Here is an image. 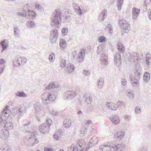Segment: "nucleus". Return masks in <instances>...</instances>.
I'll return each mask as SVG.
<instances>
[{
  "label": "nucleus",
  "instance_id": "nucleus-39",
  "mask_svg": "<svg viewBox=\"0 0 151 151\" xmlns=\"http://www.w3.org/2000/svg\"><path fill=\"white\" fill-rule=\"evenodd\" d=\"M87 128L82 127L81 128L80 130L81 133L83 135V136L87 132Z\"/></svg>",
  "mask_w": 151,
  "mask_h": 151
},
{
  "label": "nucleus",
  "instance_id": "nucleus-31",
  "mask_svg": "<svg viewBox=\"0 0 151 151\" xmlns=\"http://www.w3.org/2000/svg\"><path fill=\"white\" fill-rule=\"evenodd\" d=\"M117 6L118 7V9L119 11H120L121 9L122 4L123 3L124 0H117Z\"/></svg>",
  "mask_w": 151,
  "mask_h": 151
},
{
  "label": "nucleus",
  "instance_id": "nucleus-4",
  "mask_svg": "<svg viewBox=\"0 0 151 151\" xmlns=\"http://www.w3.org/2000/svg\"><path fill=\"white\" fill-rule=\"evenodd\" d=\"M119 24L124 32H128L129 29H130V26L127 21L124 19H120L119 21Z\"/></svg>",
  "mask_w": 151,
  "mask_h": 151
},
{
  "label": "nucleus",
  "instance_id": "nucleus-60",
  "mask_svg": "<svg viewBox=\"0 0 151 151\" xmlns=\"http://www.w3.org/2000/svg\"><path fill=\"white\" fill-rule=\"evenodd\" d=\"M5 67V66H3V67L1 68H0V70H1V72H0V74H1L3 72H4V68Z\"/></svg>",
  "mask_w": 151,
  "mask_h": 151
},
{
  "label": "nucleus",
  "instance_id": "nucleus-27",
  "mask_svg": "<svg viewBox=\"0 0 151 151\" xmlns=\"http://www.w3.org/2000/svg\"><path fill=\"white\" fill-rule=\"evenodd\" d=\"M144 81L146 82H148L150 80V75L149 73L146 72H145L143 75Z\"/></svg>",
  "mask_w": 151,
  "mask_h": 151
},
{
  "label": "nucleus",
  "instance_id": "nucleus-23",
  "mask_svg": "<svg viewBox=\"0 0 151 151\" xmlns=\"http://www.w3.org/2000/svg\"><path fill=\"white\" fill-rule=\"evenodd\" d=\"M71 124V120L70 119H66L63 122V126L66 128H68Z\"/></svg>",
  "mask_w": 151,
  "mask_h": 151
},
{
  "label": "nucleus",
  "instance_id": "nucleus-34",
  "mask_svg": "<svg viewBox=\"0 0 151 151\" xmlns=\"http://www.w3.org/2000/svg\"><path fill=\"white\" fill-rule=\"evenodd\" d=\"M137 53L135 52L132 53L131 55L128 57V59L129 61H131V59H134L137 56Z\"/></svg>",
  "mask_w": 151,
  "mask_h": 151
},
{
  "label": "nucleus",
  "instance_id": "nucleus-3",
  "mask_svg": "<svg viewBox=\"0 0 151 151\" xmlns=\"http://www.w3.org/2000/svg\"><path fill=\"white\" fill-rule=\"evenodd\" d=\"M46 123L39 127V129L40 132L43 134L48 132L49 128L51 125L52 121L50 119H46Z\"/></svg>",
  "mask_w": 151,
  "mask_h": 151
},
{
  "label": "nucleus",
  "instance_id": "nucleus-61",
  "mask_svg": "<svg viewBox=\"0 0 151 151\" xmlns=\"http://www.w3.org/2000/svg\"><path fill=\"white\" fill-rule=\"evenodd\" d=\"M5 42L4 41H3V42H1L0 44V45H1L3 49L4 50V47H5V43H4Z\"/></svg>",
  "mask_w": 151,
  "mask_h": 151
},
{
  "label": "nucleus",
  "instance_id": "nucleus-22",
  "mask_svg": "<svg viewBox=\"0 0 151 151\" xmlns=\"http://www.w3.org/2000/svg\"><path fill=\"white\" fill-rule=\"evenodd\" d=\"M117 48L119 52L123 53L124 52L125 48L122 43L118 41L117 43Z\"/></svg>",
  "mask_w": 151,
  "mask_h": 151
},
{
  "label": "nucleus",
  "instance_id": "nucleus-63",
  "mask_svg": "<svg viewBox=\"0 0 151 151\" xmlns=\"http://www.w3.org/2000/svg\"><path fill=\"white\" fill-rule=\"evenodd\" d=\"M22 58V62L23 63V64L25 63L27 61V59L26 58L23 57Z\"/></svg>",
  "mask_w": 151,
  "mask_h": 151
},
{
  "label": "nucleus",
  "instance_id": "nucleus-64",
  "mask_svg": "<svg viewBox=\"0 0 151 151\" xmlns=\"http://www.w3.org/2000/svg\"><path fill=\"white\" fill-rule=\"evenodd\" d=\"M71 150H72L73 151H75V146L73 144H72L70 147Z\"/></svg>",
  "mask_w": 151,
  "mask_h": 151
},
{
  "label": "nucleus",
  "instance_id": "nucleus-58",
  "mask_svg": "<svg viewBox=\"0 0 151 151\" xmlns=\"http://www.w3.org/2000/svg\"><path fill=\"white\" fill-rule=\"evenodd\" d=\"M147 148L143 147L139 150V151H147Z\"/></svg>",
  "mask_w": 151,
  "mask_h": 151
},
{
  "label": "nucleus",
  "instance_id": "nucleus-48",
  "mask_svg": "<svg viewBox=\"0 0 151 151\" xmlns=\"http://www.w3.org/2000/svg\"><path fill=\"white\" fill-rule=\"evenodd\" d=\"M24 111V109L22 107L19 108L18 114L22 116L23 114Z\"/></svg>",
  "mask_w": 151,
  "mask_h": 151
},
{
  "label": "nucleus",
  "instance_id": "nucleus-19",
  "mask_svg": "<svg viewBox=\"0 0 151 151\" xmlns=\"http://www.w3.org/2000/svg\"><path fill=\"white\" fill-rule=\"evenodd\" d=\"M99 148L101 151H111V147L108 145H102L99 146Z\"/></svg>",
  "mask_w": 151,
  "mask_h": 151
},
{
  "label": "nucleus",
  "instance_id": "nucleus-18",
  "mask_svg": "<svg viewBox=\"0 0 151 151\" xmlns=\"http://www.w3.org/2000/svg\"><path fill=\"white\" fill-rule=\"evenodd\" d=\"M124 133L123 131H119L114 134V137L116 139H121L124 137Z\"/></svg>",
  "mask_w": 151,
  "mask_h": 151
},
{
  "label": "nucleus",
  "instance_id": "nucleus-43",
  "mask_svg": "<svg viewBox=\"0 0 151 151\" xmlns=\"http://www.w3.org/2000/svg\"><path fill=\"white\" fill-rule=\"evenodd\" d=\"M133 91H132L128 92L127 93V96L130 99H132L133 98Z\"/></svg>",
  "mask_w": 151,
  "mask_h": 151
},
{
  "label": "nucleus",
  "instance_id": "nucleus-47",
  "mask_svg": "<svg viewBox=\"0 0 151 151\" xmlns=\"http://www.w3.org/2000/svg\"><path fill=\"white\" fill-rule=\"evenodd\" d=\"M92 100V97H87L85 99V101L86 103L88 104H91V102Z\"/></svg>",
  "mask_w": 151,
  "mask_h": 151
},
{
  "label": "nucleus",
  "instance_id": "nucleus-33",
  "mask_svg": "<svg viewBox=\"0 0 151 151\" xmlns=\"http://www.w3.org/2000/svg\"><path fill=\"white\" fill-rule=\"evenodd\" d=\"M35 25V22L31 20H29L28 21L27 24V27L29 28H32Z\"/></svg>",
  "mask_w": 151,
  "mask_h": 151
},
{
  "label": "nucleus",
  "instance_id": "nucleus-44",
  "mask_svg": "<svg viewBox=\"0 0 151 151\" xmlns=\"http://www.w3.org/2000/svg\"><path fill=\"white\" fill-rule=\"evenodd\" d=\"M14 34L15 36H17L19 35V31L18 28L16 27L14 28Z\"/></svg>",
  "mask_w": 151,
  "mask_h": 151
},
{
  "label": "nucleus",
  "instance_id": "nucleus-46",
  "mask_svg": "<svg viewBox=\"0 0 151 151\" xmlns=\"http://www.w3.org/2000/svg\"><path fill=\"white\" fill-rule=\"evenodd\" d=\"M3 151H11L10 147L9 146L7 145L4 146L3 148Z\"/></svg>",
  "mask_w": 151,
  "mask_h": 151
},
{
  "label": "nucleus",
  "instance_id": "nucleus-38",
  "mask_svg": "<svg viewBox=\"0 0 151 151\" xmlns=\"http://www.w3.org/2000/svg\"><path fill=\"white\" fill-rule=\"evenodd\" d=\"M19 108L15 107L12 111V113L14 116H15L17 113H18Z\"/></svg>",
  "mask_w": 151,
  "mask_h": 151
},
{
  "label": "nucleus",
  "instance_id": "nucleus-32",
  "mask_svg": "<svg viewBox=\"0 0 151 151\" xmlns=\"http://www.w3.org/2000/svg\"><path fill=\"white\" fill-rule=\"evenodd\" d=\"M97 138H94L93 139V138H92L89 141V142L92 144L91 146H93L95 145L96 144L98 143L97 142Z\"/></svg>",
  "mask_w": 151,
  "mask_h": 151
},
{
  "label": "nucleus",
  "instance_id": "nucleus-41",
  "mask_svg": "<svg viewBox=\"0 0 151 151\" xmlns=\"http://www.w3.org/2000/svg\"><path fill=\"white\" fill-rule=\"evenodd\" d=\"M16 62H17V63L19 65L18 66L21 65V63H22V58H18L17 60V61H14L13 63L14 65L15 66H16V65L15 64Z\"/></svg>",
  "mask_w": 151,
  "mask_h": 151
},
{
  "label": "nucleus",
  "instance_id": "nucleus-52",
  "mask_svg": "<svg viewBox=\"0 0 151 151\" xmlns=\"http://www.w3.org/2000/svg\"><path fill=\"white\" fill-rule=\"evenodd\" d=\"M106 27L108 28V29H109L108 30L110 32L112 31V26L111 24H108L107 25Z\"/></svg>",
  "mask_w": 151,
  "mask_h": 151
},
{
  "label": "nucleus",
  "instance_id": "nucleus-56",
  "mask_svg": "<svg viewBox=\"0 0 151 151\" xmlns=\"http://www.w3.org/2000/svg\"><path fill=\"white\" fill-rule=\"evenodd\" d=\"M44 151H53V149L52 148L48 147H45Z\"/></svg>",
  "mask_w": 151,
  "mask_h": 151
},
{
  "label": "nucleus",
  "instance_id": "nucleus-29",
  "mask_svg": "<svg viewBox=\"0 0 151 151\" xmlns=\"http://www.w3.org/2000/svg\"><path fill=\"white\" fill-rule=\"evenodd\" d=\"M33 106L35 110L38 112L41 110V106L40 105L39 103L37 102L34 104Z\"/></svg>",
  "mask_w": 151,
  "mask_h": 151
},
{
  "label": "nucleus",
  "instance_id": "nucleus-45",
  "mask_svg": "<svg viewBox=\"0 0 151 151\" xmlns=\"http://www.w3.org/2000/svg\"><path fill=\"white\" fill-rule=\"evenodd\" d=\"M66 62L65 60L62 59L61 61L60 66L62 68H64L66 66Z\"/></svg>",
  "mask_w": 151,
  "mask_h": 151
},
{
  "label": "nucleus",
  "instance_id": "nucleus-59",
  "mask_svg": "<svg viewBox=\"0 0 151 151\" xmlns=\"http://www.w3.org/2000/svg\"><path fill=\"white\" fill-rule=\"evenodd\" d=\"M29 124V122L27 124H24L23 125L24 129H26L28 127Z\"/></svg>",
  "mask_w": 151,
  "mask_h": 151
},
{
  "label": "nucleus",
  "instance_id": "nucleus-36",
  "mask_svg": "<svg viewBox=\"0 0 151 151\" xmlns=\"http://www.w3.org/2000/svg\"><path fill=\"white\" fill-rule=\"evenodd\" d=\"M15 94L17 96L20 97H24L26 96V94L23 91L20 92L18 91Z\"/></svg>",
  "mask_w": 151,
  "mask_h": 151
},
{
  "label": "nucleus",
  "instance_id": "nucleus-10",
  "mask_svg": "<svg viewBox=\"0 0 151 151\" xmlns=\"http://www.w3.org/2000/svg\"><path fill=\"white\" fill-rule=\"evenodd\" d=\"M7 119L4 121L0 119V123L2 126L4 127L6 129H11L13 128V125L11 122H6Z\"/></svg>",
  "mask_w": 151,
  "mask_h": 151
},
{
  "label": "nucleus",
  "instance_id": "nucleus-2",
  "mask_svg": "<svg viewBox=\"0 0 151 151\" xmlns=\"http://www.w3.org/2000/svg\"><path fill=\"white\" fill-rule=\"evenodd\" d=\"M42 102L46 104L49 101H52L55 99V95L50 93L47 94V93H44L41 96Z\"/></svg>",
  "mask_w": 151,
  "mask_h": 151
},
{
  "label": "nucleus",
  "instance_id": "nucleus-28",
  "mask_svg": "<svg viewBox=\"0 0 151 151\" xmlns=\"http://www.w3.org/2000/svg\"><path fill=\"white\" fill-rule=\"evenodd\" d=\"M55 82H51L48 86H47L46 88L47 89L51 90L54 88H56L58 87L55 85Z\"/></svg>",
  "mask_w": 151,
  "mask_h": 151
},
{
  "label": "nucleus",
  "instance_id": "nucleus-8",
  "mask_svg": "<svg viewBox=\"0 0 151 151\" xmlns=\"http://www.w3.org/2000/svg\"><path fill=\"white\" fill-rule=\"evenodd\" d=\"M37 133L36 131H33L31 133L30 136L29 137V141L31 142L32 146H34L35 144H37L39 142V140L37 138H35V135H37Z\"/></svg>",
  "mask_w": 151,
  "mask_h": 151
},
{
  "label": "nucleus",
  "instance_id": "nucleus-16",
  "mask_svg": "<svg viewBox=\"0 0 151 151\" xmlns=\"http://www.w3.org/2000/svg\"><path fill=\"white\" fill-rule=\"evenodd\" d=\"M140 12V10L139 9L135 7H133L132 8V14L133 19L135 20L137 19L139 15Z\"/></svg>",
  "mask_w": 151,
  "mask_h": 151
},
{
  "label": "nucleus",
  "instance_id": "nucleus-14",
  "mask_svg": "<svg viewBox=\"0 0 151 151\" xmlns=\"http://www.w3.org/2000/svg\"><path fill=\"white\" fill-rule=\"evenodd\" d=\"M66 98L67 99H73L76 95V93L75 91H68L65 93Z\"/></svg>",
  "mask_w": 151,
  "mask_h": 151
},
{
  "label": "nucleus",
  "instance_id": "nucleus-26",
  "mask_svg": "<svg viewBox=\"0 0 151 151\" xmlns=\"http://www.w3.org/2000/svg\"><path fill=\"white\" fill-rule=\"evenodd\" d=\"M123 148L122 145L121 144L114 145L113 146V148L114 149V151H121Z\"/></svg>",
  "mask_w": 151,
  "mask_h": 151
},
{
  "label": "nucleus",
  "instance_id": "nucleus-13",
  "mask_svg": "<svg viewBox=\"0 0 151 151\" xmlns=\"http://www.w3.org/2000/svg\"><path fill=\"white\" fill-rule=\"evenodd\" d=\"M107 13L106 9H103L100 13L98 16L99 19L101 22L103 21L106 18L107 16Z\"/></svg>",
  "mask_w": 151,
  "mask_h": 151
},
{
  "label": "nucleus",
  "instance_id": "nucleus-57",
  "mask_svg": "<svg viewBox=\"0 0 151 151\" xmlns=\"http://www.w3.org/2000/svg\"><path fill=\"white\" fill-rule=\"evenodd\" d=\"M5 63V60L4 59L2 58L0 59V64L1 65H3V64Z\"/></svg>",
  "mask_w": 151,
  "mask_h": 151
},
{
  "label": "nucleus",
  "instance_id": "nucleus-51",
  "mask_svg": "<svg viewBox=\"0 0 151 151\" xmlns=\"http://www.w3.org/2000/svg\"><path fill=\"white\" fill-rule=\"evenodd\" d=\"M151 57H146V63L147 65H150L151 63L149 61Z\"/></svg>",
  "mask_w": 151,
  "mask_h": 151
},
{
  "label": "nucleus",
  "instance_id": "nucleus-62",
  "mask_svg": "<svg viewBox=\"0 0 151 151\" xmlns=\"http://www.w3.org/2000/svg\"><path fill=\"white\" fill-rule=\"evenodd\" d=\"M144 2L145 4H148L149 3H150L151 4V0H147V1L145 0Z\"/></svg>",
  "mask_w": 151,
  "mask_h": 151
},
{
  "label": "nucleus",
  "instance_id": "nucleus-30",
  "mask_svg": "<svg viewBox=\"0 0 151 151\" xmlns=\"http://www.w3.org/2000/svg\"><path fill=\"white\" fill-rule=\"evenodd\" d=\"M66 42L64 39H61L60 41V46L61 48L64 49L66 46Z\"/></svg>",
  "mask_w": 151,
  "mask_h": 151
},
{
  "label": "nucleus",
  "instance_id": "nucleus-11",
  "mask_svg": "<svg viewBox=\"0 0 151 151\" xmlns=\"http://www.w3.org/2000/svg\"><path fill=\"white\" fill-rule=\"evenodd\" d=\"M137 78L134 76H132L130 78L131 81L132 85L134 86H136L139 84L138 81L139 80V77L140 73L138 72L137 73Z\"/></svg>",
  "mask_w": 151,
  "mask_h": 151
},
{
  "label": "nucleus",
  "instance_id": "nucleus-17",
  "mask_svg": "<svg viewBox=\"0 0 151 151\" xmlns=\"http://www.w3.org/2000/svg\"><path fill=\"white\" fill-rule=\"evenodd\" d=\"M110 118L111 121L115 125L118 124L120 121L118 116L117 115L113 114Z\"/></svg>",
  "mask_w": 151,
  "mask_h": 151
},
{
  "label": "nucleus",
  "instance_id": "nucleus-20",
  "mask_svg": "<svg viewBox=\"0 0 151 151\" xmlns=\"http://www.w3.org/2000/svg\"><path fill=\"white\" fill-rule=\"evenodd\" d=\"M109 104L107 106L108 108L111 109V110L113 111L116 110L118 108V105L116 104V103H108Z\"/></svg>",
  "mask_w": 151,
  "mask_h": 151
},
{
  "label": "nucleus",
  "instance_id": "nucleus-6",
  "mask_svg": "<svg viewBox=\"0 0 151 151\" xmlns=\"http://www.w3.org/2000/svg\"><path fill=\"white\" fill-rule=\"evenodd\" d=\"M58 36V32L57 29H53L50 32V41L52 43L55 42Z\"/></svg>",
  "mask_w": 151,
  "mask_h": 151
},
{
  "label": "nucleus",
  "instance_id": "nucleus-7",
  "mask_svg": "<svg viewBox=\"0 0 151 151\" xmlns=\"http://www.w3.org/2000/svg\"><path fill=\"white\" fill-rule=\"evenodd\" d=\"M9 110H10L9 109V106L6 105L2 112L0 119L4 121L7 119L9 115L8 113Z\"/></svg>",
  "mask_w": 151,
  "mask_h": 151
},
{
  "label": "nucleus",
  "instance_id": "nucleus-5",
  "mask_svg": "<svg viewBox=\"0 0 151 151\" xmlns=\"http://www.w3.org/2000/svg\"><path fill=\"white\" fill-rule=\"evenodd\" d=\"M17 14L23 17L32 19L36 16L35 12L33 11H27L26 13L22 12H17Z\"/></svg>",
  "mask_w": 151,
  "mask_h": 151
},
{
  "label": "nucleus",
  "instance_id": "nucleus-54",
  "mask_svg": "<svg viewBox=\"0 0 151 151\" xmlns=\"http://www.w3.org/2000/svg\"><path fill=\"white\" fill-rule=\"evenodd\" d=\"M116 104L118 105V107L119 108L123 105V103L122 102L119 101L117 103H116Z\"/></svg>",
  "mask_w": 151,
  "mask_h": 151
},
{
  "label": "nucleus",
  "instance_id": "nucleus-50",
  "mask_svg": "<svg viewBox=\"0 0 151 151\" xmlns=\"http://www.w3.org/2000/svg\"><path fill=\"white\" fill-rule=\"evenodd\" d=\"M83 73L84 75L88 76L90 74V71L89 70H83Z\"/></svg>",
  "mask_w": 151,
  "mask_h": 151
},
{
  "label": "nucleus",
  "instance_id": "nucleus-21",
  "mask_svg": "<svg viewBox=\"0 0 151 151\" xmlns=\"http://www.w3.org/2000/svg\"><path fill=\"white\" fill-rule=\"evenodd\" d=\"M75 68L74 65L70 64L69 65H68L66 68V71L69 73H71L74 71Z\"/></svg>",
  "mask_w": 151,
  "mask_h": 151
},
{
  "label": "nucleus",
  "instance_id": "nucleus-37",
  "mask_svg": "<svg viewBox=\"0 0 151 151\" xmlns=\"http://www.w3.org/2000/svg\"><path fill=\"white\" fill-rule=\"evenodd\" d=\"M98 41L101 43L105 42L106 41V38L104 36H101L99 37L98 38Z\"/></svg>",
  "mask_w": 151,
  "mask_h": 151
},
{
  "label": "nucleus",
  "instance_id": "nucleus-55",
  "mask_svg": "<svg viewBox=\"0 0 151 151\" xmlns=\"http://www.w3.org/2000/svg\"><path fill=\"white\" fill-rule=\"evenodd\" d=\"M53 137L54 138L56 139L57 140H58L59 139L58 135V134H53Z\"/></svg>",
  "mask_w": 151,
  "mask_h": 151
},
{
  "label": "nucleus",
  "instance_id": "nucleus-15",
  "mask_svg": "<svg viewBox=\"0 0 151 151\" xmlns=\"http://www.w3.org/2000/svg\"><path fill=\"white\" fill-rule=\"evenodd\" d=\"M9 135V132L7 130L4 129L0 131V137L2 139H7Z\"/></svg>",
  "mask_w": 151,
  "mask_h": 151
},
{
  "label": "nucleus",
  "instance_id": "nucleus-40",
  "mask_svg": "<svg viewBox=\"0 0 151 151\" xmlns=\"http://www.w3.org/2000/svg\"><path fill=\"white\" fill-rule=\"evenodd\" d=\"M104 56H103V63L104 65H107L108 62H107V56H106V55L104 54Z\"/></svg>",
  "mask_w": 151,
  "mask_h": 151
},
{
  "label": "nucleus",
  "instance_id": "nucleus-42",
  "mask_svg": "<svg viewBox=\"0 0 151 151\" xmlns=\"http://www.w3.org/2000/svg\"><path fill=\"white\" fill-rule=\"evenodd\" d=\"M68 29L67 27L63 28L61 30L62 35L63 36L66 35L68 33Z\"/></svg>",
  "mask_w": 151,
  "mask_h": 151
},
{
  "label": "nucleus",
  "instance_id": "nucleus-53",
  "mask_svg": "<svg viewBox=\"0 0 151 151\" xmlns=\"http://www.w3.org/2000/svg\"><path fill=\"white\" fill-rule=\"evenodd\" d=\"M140 108L139 107H136L135 109V111L137 114H139L140 112Z\"/></svg>",
  "mask_w": 151,
  "mask_h": 151
},
{
  "label": "nucleus",
  "instance_id": "nucleus-49",
  "mask_svg": "<svg viewBox=\"0 0 151 151\" xmlns=\"http://www.w3.org/2000/svg\"><path fill=\"white\" fill-rule=\"evenodd\" d=\"M55 57V54L53 53H51L49 56V59L50 61H52L54 57Z\"/></svg>",
  "mask_w": 151,
  "mask_h": 151
},
{
  "label": "nucleus",
  "instance_id": "nucleus-1",
  "mask_svg": "<svg viewBox=\"0 0 151 151\" xmlns=\"http://www.w3.org/2000/svg\"><path fill=\"white\" fill-rule=\"evenodd\" d=\"M61 9H58L55 11L54 16L52 19V26L57 28L59 27L60 21L61 20Z\"/></svg>",
  "mask_w": 151,
  "mask_h": 151
},
{
  "label": "nucleus",
  "instance_id": "nucleus-9",
  "mask_svg": "<svg viewBox=\"0 0 151 151\" xmlns=\"http://www.w3.org/2000/svg\"><path fill=\"white\" fill-rule=\"evenodd\" d=\"M114 63L117 67L120 66L122 62L121 55L119 52L116 53L114 55Z\"/></svg>",
  "mask_w": 151,
  "mask_h": 151
},
{
  "label": "nucleus",
  "instance_id": "nucleus-35",
  "mask_svg": "<svg viewBox=\"0 0 151 151\" xmlns=\"http://www.w3.org/2000/svg\"><path fill=\"white\" fill-rule=\"evenodd\" d=\"M30 6L29 4H27L24 5L23 8V13H26L27 11H29Z\"/></svg>",
  "mask_w": 151,
  "mask_h": 151
},
{
  "label": "nucleus",
  "instance_id": "nucleus-24",
  "mask_svg": "<svg viewBox=\"0 0 151 151\" xmlns=\"http://www.w3.org/2000/svg\"><path fill=\"white\" fill-rule=\"evenodd\" d=\"M104 79L103 78H101L97 80V86L99 88H101L103 87L104 84Z\"/></svg>",
  "mask_w": 151,
  "mask_h": 151
},
{
  "label": "nucleus",
  "instance_id": "nucleus-12",
  "mask_svg": "<svg viewBox=\"0 0 151 151\" xmlns=\"http://www.w3.org/2000/svg\"><path fill=\"white\" fill-rule=\"evenodd\" d=\"M85 50L82 48L80 50L79 53L78 54L77 60L79 62L83 60L85 56Z\"/></svg>",
  "mask_w": 151,
  "mask_h": 151
},
{
  "label": "nucleus",
  "instance_id": "nucleus-25",
  "mask_svg": "<svg viewBox=\"0 0 151 151\" xmlns=\"http://www.w3.org/2000/svg\"><path fill=\"white\" fill-rule=\"evenodd\" d=\"M73 6L74 7V9L78 11V13L79 14V15H81L82 14L81 10L78 4L73 3Z\"/></svg>",
  "mask_w": 151,
  "mask_h": 151
}]
</instances>
